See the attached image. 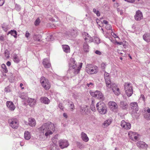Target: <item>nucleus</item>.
Here are the masks:
<instances>
[{
    "instance_id": "obj_1",
    "label": "nucleus",
    "mask_w": 150,
    "mask_h": 150,
    "mask_svg": "<svg viewBox=\"0 0 150 150\" xmlns=\"http://www.w3.org/2000/svg\"><path fill=\"white\" fill-rule=\"evenodd\" d=\"M40 135L47 137L52 134L55 130V127L53 124L50 122H48L43 124L38 129Z\"/></svg>"
},
{
    "instance_id": "obj_2",
    "label": "nucleus",
    "mask_w": 150,
    "mask_h": 150,
    "mask_svg": "<svg viewBox=\"0 0 150 150\" xmlns=\"http://www.w3.org/2000/svg\"><path fill=\"white\" fill-rule=\"evenodd\" d=\"M82 63H80L78 66L77 67L76 62L74 59L73 58H71L70 60L69 63V70L68 72L70 73H73L72 75V76L74 75L77 74L79 72L82 67Z\"/></svg>"
},
{
    "instance_id": "obj_3",
    "label": "nucleus",
    "mask_w": 150,
    "mask_h": 150,
    "mask_svg": "<svg viewBox=\"0 0 150 150\" xmlns=\"http://www.w3.org/2000/svg\"><path fill=\"white\" fill-rule=\"evenodd\" d=\"M86 71L89 74H96L98 71V67L96 66L91 64H89L86 66Z\"/></svg>"
},
{
    "instance_id": "obj_4",
    "label": "nucleus",
    "mask_w": 150,
    "mask_h": 150,
    "mask_svg": "<svg viewBox=\"0 0 150 150\" xmlns=\"http://www.w3.org/2000/svg\"><path fill=\"white\" fill-rule=\"evenodd\" d=\"M97 109L98 112L101 114H105L107 111L105 105L102 102H99L96 105Z\"/></svg>"
},
{
    "instance_id": "obj_5",
    "label": "nucleus",
    "mask_w": 150,
    "mask_h": 150,
    "mask_svg": "<svg viewBox=\"0 0 150 150\" xmlns=\"http://www.w3.org/2000/svg\"><path fill=\"white\" fill-rule=\"evenodd\" d=\"M40 82L42 87L46 90L50 87V84L48 80L44 76H42L40 79Z\"/></svg>"
},
{
    "instance_id": "obj_6",
    "label": "nucleus",
    "mask_w": 150,
    "mask_h": 150,
    "mask_svg": "<svg viewBox=\"0 0 150 150\" xmlns=\"http://www.w3.org/2000/svg\"><path fill=\"white\" fill-rule=\"evenodd\" d=\"M124 89L126 94L128 97L132 95L133 93L132 87L131 83H125L124 85Z\"/></svg>"
},
{
    "instance_id": "obj_7",
    "label": "nucleus",
    "mask_w": 150,
    "mask_h": 150,
    "mask_svg": "<svg viewBox=\"0 0 150 150\" xmlns=\"http://www.w3.org/2000/svg\"><path fill=\"white\" fill-rule=\"evenodd\" d=\"M10 126L13 129H17L19 125L18 120L16 118H12L8 120Z\"/></svg>"
},
{
    "instance_id": "obj_8",
    "label": "nucleus",
    "mask_w": 150,
    "mask_h": 150,
    "mask_svg": "<svg viewBox=\"0 0 150 150\" xmlns=\"http://www.w3.org/2000/svg\"><path fill=\"white\" fill-rule=\"evenodd\" d=\"M104 78L107 87L110 88L111 87V82L110 80L109 74L107 72H105L104 74Z\"/></svg>"
},
{
    "instance_id": "obj_9",
    "label": "nucleus",
    "mask_w": 150,
    "mask_h": 150,
    "mask_svg": "<svg viewBox=\"0 0 150 150\" xmlns=\"http://www.w3.org/2000/svg\"><path fill=\"white\" fill-rule=\"evenodd\" d=\"M58 142L59 146L62 149L67 147L69 145L68 141L66 139H61Z\"/></svg>"
},
{
    "instance_id": "obj_10",
    "label": "nucleus",
    "mask_w": 150,
    "mask_h": 150,
    "mask_svg": "<svg viewBox=\"0 0 150 150\" xmlns=\"http://www.w3.org/2000/svg\"><path fill=\"white\" fill-rule=\"evenodd\" d=\"M129 138L134 141L137 140L139 137V134L136 132L130 131L128 133Z\"/></svg>"
},
{
    "instance_id": "obj_11",
    "label": "nucleus",
    "mask_w": 150,
    "mask_h": 150,
    "mask_svg": "<svg viewBox=\"0 0 150 150\" xmlns=\"http://www.w3.org/2000/svg\"><path fill=\"white\" fill-rule=\"evenodd\" d=\"M131 109L134 113H137L139 110L138 104L136 102H132L130 104Z\"/></svg>"
},
{
    "instance_id": "obj_12",
    "label": "nucleus",
    "mask_w": 150,
    "mask_h": 150,
    "mask_svg": "<svg viewBox=\"0 0 150 150\" xmlns=\"http://www.w3.org/2000/svg\"><path fill=\"white\" fill-rule=\"evenodd\" d=\"M108 88L110 89L109 88ZM112 89L115 94L117 96L119 95L120 93V91L119 88L117 86L116 84L114 83L111 84V87L110 88Z\"/></svg>"
},
{
    "instance_id": "obj_13",
    "label": "nucleus",
    "mask_w": 150,
    "mask_h": 150,
    "mask_svg": "<svg viewBox=\"0 0 150 150\" xmlns=\"http://www.w3.org/2000/svg\"><path fill=\"white\" fill-rule=\"evenodd\" d=\"M120 125L122 128L126 130L129 129L131 127L130 123L126 122L124 120H122L121 121Z\"/></svg>"
},
{
    "instance_id": "obj_14",
    "label": "nucleus",
    "mask_w": 150,
    "mask_h": 150,
    "mask_svg": "<svg viewBox=\"0 0 150 150\" xmlns=\"http://www.w3.org/2000/svg\"><path fill=\"white\" fill-rule=\"evenodd\" d=\"M89 111L90 109L86 105L81 106V107L80 110V112L83 114H88L89 113Z\"/></svg>"
},
{
    "instance_id": "obj_15",
    "label": "nucleus",
    "mask_w": 150,
    "mask_h": 150,
    "mask_svg": "<svg viewBox=\"0 0 150 150\" xmlns=\"http://www.w3.org/2000/svg\"><path fill=\"white\" fill-rule=\"evenodd\" d=\"M110 108L114 112H116L118 108L117 104L115 102L111 101L108 103Z\"/></svg>"
},
{
    "instance_id": "obj_16",
    "label": "nucleus",
    "mask_w": 150,
    "mask_h": 150,
    "mask_svg": "<svg viewBox=\"0 0 150 150\" xmlns=\"http://www.w3.org/2000/svg\"><path fill=\"white\" fill-rule=\"evenodd\" d=\"M82 34L85 41L87 42L88 40V42H90L93 41L92 37L87 33L84 32Z\"/></svg>"
},
{
    "instance_id": "obj_17",
    "label": "nucleus",
    "mask_w": 150,
    "mask_h": 150,
    "mask_svg": "<svg viewBox=\"0 0 150 150\" xmlns=\"http://www.w3.org/2000/svg\"><path fill=\"white\" fill-rule=\"evenodd\" d=\"M134 18L137 21H139L143 18V15L142 12L138 10L136 12Z\"/></svg>"
},
{
    "instance_id": "obj_18",
    "label": "nucleus",
    "mask_w": 150,
    "mask_h": 150,
    "mask_svg": "<svg viewBox=\"0 0 150 150\" xmlns=\"http://www.w3.org/2000/svg\"><path fill=\"white\" fill-rule=\"evenodd\" d=\"M137 146L139 148L141 149H146L148 147V145L144 142L139 141L137 143Z\"/></svg>"
},
{
    "instance_id": "obj_19",
    "label": "nucleus",
    "mask_w": 150,
    "mask_h": 150,
    "mask_svg": "<svg viewBox=\"0 0 150 150\" xmlns=\"http://www.w3.org/2000/svg\"><path fill=\"white\" fill-rule=\"evenodd\" d=\"M42 64L44 67L46 68H49L51 66L49 59H44L43 60Z\"/></svg>"
},
{
    "instance_id": "obj_20",
    "label": "nucleus",
    "mask_w": 150,
    "mask_h": 150,
    "mask_svg": "<svg viewBox=\"0 0 150 150\" xmlns=\"http://www.w3.org/2000/svg\"><path fill=\"white\" fill-rule=\"evenodd\" d=\"M6 106L8 109L11 111L14 110L15 108V107L13 103L10 101H7L6 102Z\"/></svg>"
},
{
    "instance_id": "obj_21",
    "label": "nucleus",
    "mask_w": 150,
    "mask_h": 150,
    "mask_svg": "<svg viewBox=\"0 0 150 150\" xmlns=\"http://www.w3.org/2000/svg\"><path fill=\"white\" fill-rule=\"evenodd\" d=\"M29 125L31 127H34L36 124L35 119L33 118H30L28 119Z\"/></svg>"
},
{
    "instance_id": "obj_22",
    "label": "nucleus",
    "mask_w": 150,
    "mask_h": 150,
    "mask_svg": "<svg viewBox=\"0 0 150 150\" xmlns=\"http://www.w3.org/2000/svg\"><path fill=\"white\" fill-rule=\"evenodd\" d=\"M40 101L41 103L46 104H48L50 102L49 99L45 97L41 98Z\"/></svg>"
},
{
    "instance_id": "obj_23",
    "label": "nucleus",
    "mask_w": 150,
    "mask_h": 150,
    "mask_svg": "<svg viewBox=\"0 0 150 150\" xmlns=\"http://www.w3.org/2000/svg\"><path fill=\"white\" fill-rule=\"evenodd\" d=\"M81 137L82 140L85 142H88L89 138L87 134L84 132H82L81 134Z\"/></svg>"
},
{
    "instance_id": "obj_24",
    "label": "nucleus",
    "mask_w": 150,
    "mask_h": 150,
    "mask_svg": "<svg viewBox=\"0 0 150 150\" xmlns=\"http://www.w3.org/2000/svg\"><path fill=\"white\" fill-rule=\"evenodd\" d=\"M28 102L30 106H32L35 104L36 101L34 99L28 98Z\"/></svg>"
},
{
    "instance_id": "obj_25",
    "label": "nucleus",
    "mask_w": 150,
    "mask_h": 150,
    "mask_svg": "<svg viewBox=\"0 0 150 150\" xmlns=\"http://www.w3.org/2000/svg\"><path fill=\"white\" fill-rule=\"evenodd\" d=\"M144 40L147 42H149L150 41V34L149 33H146L143 36Z\"/></svg>"
},
{
    "instance_id": "obj_26",
    "label": "nucleus",
    "mask_w": 150,
    "mask_h": 150,
    "mask_svg": "<svg viewBox=\"0 0 150 150\" xmlns=\"http://www.w3.org/2000/svg\"><path fill=\"white\" fill-rule=\"evenodd\" d=\"M144 115V118L147 120H150V108H148Z\"/></svg>"
},
{
    "instance_id": "obj_27",
    "label": "nucleus",
    "mask_w": 150,
    "mask_h": 150,
    "mask_svg": "<svg viewBox=\"0 0 150 150\" xmlns=\"http://www.w3.org/2000/svg\"><path fill=\"white\" fill-rule=\"evenodd\" d=\"M62 48L64 52L66 53L70 52V49L69 47L67 45H62Z\"/></svg>"
},
{
    "instance_id": "obj_28",
    "label": "nucleus",
    "mask_w": 150,
    "mask_h": 150,
    "mask_svg": "<svg viewBox=\"0 0 150 150\" xmlns=\"http://www.w3.org/2000/svg\"><path fill=\"white\" fill-rule=\"evenodd\" d=\"M120 107L123 109H127L128 107L127 103L124 101H121L120 103Z\"/></svg>"
},
{
    "instance_id": "obj_29",
    "label": "nucleus",
    "mask_w": 150,
    "mask_h": 150,
    "mask_svg": "<svg viewBox=\"0 0 150 150\" xmlns=\"http://www.w3.org/2000/svg\"><path fill=\"white\" fill-rule=\"evenodd\" d=\"M24 136L25 139L26 140H29L30 138V132L28 131H25L24 132Z\"/></svg>"
},
{
    "instance_id": "obj_30",
    "label": "nucleus",
    "mask_w": 150,
    "mask_h": 150,
    "mask_svg": "<svg viewBox=\"0 0 150 150\" xmlns=\"http://www.w3.org/2000/svg\"><path fill=\"white\" fill-rule=\"evenodd\" d=\"M50 149L51 150H59L57 145L55 144H51Z\"/></svg>"
},
{
    "instance_id": "obj_31",
    "label": "nucleus",
    "mask_w": 150,
    "mask_h": 150,
    "mask_svg": "<svg viewBox=\"0 0 150 150\" xmlns=\"http://www.w3.org/2000/svg\"><path fill=\"white\" fill-rule=\"evenodd\" d=\"M9 34H11V35L13 36L15 38H16L17 32L14 30H11L9 32L7 33V35Z\"/></svg>"
},
{
    "instance_id": "obj_32",
    "label": "nucleus",
    "mask_w": 150,
    "mask_h": 150,
    "mask_svg": "<svg viewBox=\"0 0 150 150\" xmlns=\"http://www.w3.org/2000/svg\"><path fill=\"white\" fill-rule=\"evenodd\" d=\"M97 96L96 98H97L103 100V96L102 93L100 91H98V93H97Z\"/></svg>"
},
{
    "instance_id": "obj_33",
    "label": "nucleus",
    "mask_w": 150,
    "mask_h": 150,
    "mask_svg": "<svg viewBox=\"0 0 150 150\" xmlns=\"http://www.w3.org/2000/svg\"><path fill=\"white\" fill-rule=\"evenodd\" d=\"M68 106L70 107V110L72 111L74 109V104L71 101H69V100H68Z\"/></svg>"
},
{
    "instance_id": "obj_34",
    "label": "nucleus",
    "mask_w": 150,
    "mask_h": 150,
    "mask_svg": "<svg viewBox=\"0 0 150 150\" xmlns=\"http://www.w3.org/2000/svg\"><path fill=\"white\" fill-rule=\"evenodd\" d=\"M13 60L16 63H18L20 62L19 58L17 55H14L13 56Z\"/></svg>"
},
{
    "instance_id": "obj_35",
    "label": "nucleus",
    "mask_w": 150,
    "mask_h": 150,
    "mask_svg": "<svg viewBox=\"0 0 150 150\" xmlns=\"http://www.w3.org/2000/svg\"><path fill=\"white\" fill-rule=\"evenodd\" d=\"M112 121V120L111 119H108L104 122L103 125L105 127H107L111 124Z\"/></svg>"
},
{
    "instance_id": "obj_36",
    "label": "nucleus",
    "mask_w": 150,
    "mask_h": 150,
    "mask_svg": "<svg viewBox=\"0 0 150 150\" xmlns=\"http://www.w3.org/2000/svg\"><path fill=\"white\" fill-rule=\"evenodd\" d=\"M2 28L5 32H6L9 28L8 25L4 23L2 25Z\"/></svg>"
},
{
    "instance_id": "obj_37",
    "label": "nucleus",
    "mask_w": 150,
    "mask_h": 150,
    "mask_svg": "<svg viewBox=\"0 0 150 150\" xmlns=\"http://www.w3.org/2000/svg\"><path fill=\"white\" fill-rule=\"evenodd\" d=\"M83 49L86 52H88L89 47L87 43L85 42L84 43L83 46Z\"/></svg>"
},
{
    "instance_id": "obj_38",
    "label": "nucleus",
    "mask_w": 150,
    "mask_h": 150,
    "mask_svg": "<svg viewBox=\"0 0 150 150\" xmlns=\"http://www.w3.org/2000/svg\"><path fill=\"white\" fill-rule=\"evenodd\" d=\"M19 97L22 99H26L27 94L24 93H21L19 94Z\"/></svg>"
},
{
    "instance_id": "obj_39",
    "label": "nucleus",
    "mask_w": 150,
    "mask_h": 150,
    "mask_svg": "<svg viewBox=\"0 0 150 150\" xmlns=\"http://www.w3.org/2000/svg\"><path fill=\"white\" fill-rule=\"evenodd\" d=\"M1 67L2 69V71L6 73L8 72V70L6 67V65L4 64H2L1 65Z\"/></svg>"
},
{
    "instance_id": "obj_40",
    "label": "nucleus",
    "mask_w": 150,
    "mask_h": 150,
    "mask_svg": "<svg viewBox=\"0 0 150 150\" xmlns=\"http://www.w3.org/2000/svg\"><path fill=\"white\" fill-rule=\"evenodd\" d=\"M117 52L122 56L125 57L126 55L125 52L123 50L120 51L119 50H117Z\"/></svg>"
},
{
    "instance_id": "obj_41",
    "label": "nucleus",
    "mask_w": 150,
    "mask_h": 150,
    "mask_svg": "<svg viewBox=\"0 0 150 150\" xmlns=\"http://www.w3.org/2000/svg\"><path fill=\"white\" fill-rule=\"evenodd\" d=\"M57 135L54 136L52 139V144H55L57 143Z\"/></svg>"
},
{
    "instance_id": "obj_42",
    "label": "nucleus",
    "mask_w": 150,
    "mask_h": 150,
    "mask_svg": "<svg viewBox=\"0 0 150 150\" xmlns=\"http://www.w3.org/2000/svg\"><path fill=\"white\" fill-rule=\"evenodd\" d=\"M98 91H96L95 92H93L90 91V95L93 97H96L97 96V93H98Z\"/></svg>"
},
{
    "instance_id": "obj_43",
    "label": "nucleus",
    "mask_w": 150,
    "mask_h": 150,
    "mask_svg": "<svg viewBox=\"0 0 150 150\" xmlns=\"http://www.w3.org/2000/svg\"><path fill=\"white\" fill-rule=\"evenodd\" d=\"M93 42L97 44H99L100 42V40L98 37H95L94 38Z\"/></svg>"
},
{
    "instance_id": "obj_44",
    "label": "nucleus",
    "mask_w": 150,
    "mask_h": 150,
    "mask_svg": "<svg viewBox=\"0 0 150 150\" xmlns=\"http://www.w3.org/2000/svg\"><path fill=\"white\" fill-rule=\"evenodd\" d=\"M40 22V18H37L36 20L35 21L34 23L35 25V26H37L38 25Z\"/></svg>"
},
{
    "instance_id": "obj_45",
    "label": "nucleus",
    "mask_w": 150,
    "mask_h": 150,
    "mask_svg": "<svg viewBox=\"0 0 150 150\" xmlns=\"http://www.w3.org/2000/svg\"><path fill=\"white\" fill-rule=\"evenodd\" d=\"M90 108L91 110L93 112H95L96 111V110L95 107V105L93 104V103H92L90 106Z\"/></svg>"
},
{
    "instance_id": "obj_46",
    "label": "nucleus",
    "mask_w": 150,
    "mask_h": 150,
    "mask_svg": "<svg viewBox=\"0 0 150 150\" xmlns=\"http://www.w3.org/2000/svg\"><path fill=\"white\" fill-rule=\"evenodd\" d=\"M93 11L94 13L96 14L97 16H100V13L95 8H93Z\"/></svg>"
},
{
    "instance_id": "obj_47",
    "label": "nucleus",
    "mask_w": 150,
    "mask_h": 150,
    "mask_svg": "<svg viewBox=\"0 0 150 150\" xmlns=\"http://www.w3.org/2000/svg\"><path fill=\"white\" fill-rule=\"evenodd\" d=\"M33 39L35 41H40V39L39 37L36 35H35L33 36Z\"/></svg>"
},
{
    "instance_id": "obj_48",
    "label": "nucleus",
    "mask_w": 150,
    "mask_h": 150,
    "mask_svg": "<svg viewBox=\"0 0 150 150\" xmlns=\"http://www.w3.org/2000/svg\"><path fill=\"white\" fill-rule=\"evenodd\" d=\"M87 86L88 87L91 88L94 86V83L92 82H90L89 83H87Z\"/></svg>"
},
{
    "instance_id": "obj_49",
    "label": "nucleus",
    "mask_w": 150,
    "mask_h": 150,
    "mask_svg": "<svg viewBox=\"0 0 150 150\" xmlns=\"http://www.w3.org/2000/svg\"><path fill=\"white\" fill-rule=\"evenodd\" d=\"M5 56L6 58H8L9 57V52L7 50L4 51Z\"/></svg>"
},
{
    "instance_id": "obj_50",
    "label": "nucleus",
    "mask_w": 150,
    "mask_h": 150,
    "mask_svg": "<svg viewBox=\"0 0 150 150\" xmlns=\"http://www.w3.org/2000/svg\"><path fill=\"white\" fill-rule=\"evenodd\" d=\"M47 39L50 41H53L54 39V38L52 35H50L47 37Z\"/></svg>"
},
{
    "instance_id": "obj_51",
    "label": "nucleus",
    "mask_w": 150,
    "mask_h": 150,
    "mask_svg": "<svg viewBox=\"0 0 150 150\" xmlns=\"http://www.w3.org/2000/svg\"><path fill=\"white\" fill-rule=\"evenodd\" d=\"M107 64L103 62L101 64V67L102 69H105Z\"/></svg>"
},
{
    "instance_id": "obj_52",
    "label": "nucleus",
    "mask_w": 150,
    "mask_h": 150,
    "mask_svg": "<svg viewBox=\"0 0 150 150\" xmlns=\"http://www.w3.org/2000/svg\"><path fill=\"white\" fill-rule=\"evenodd\" d=\"M15 8L18 11L20 10L21 6L19 5L16 4L15 5Z\"/></svg>"
},
{
    "instance_id": "obj_53",
    "label": "nucleus",
    "mask_w": 150,
    "mask_h": 150,
    "mask_svg": "<svg viewBox=\"0 0 150 150\" xmlns=\"http://www.w3.org/2000/svg\"><path fill=\"white\" fill-rule=\"evenodd\" d=\"M105 28L108 30H110L111 29L112 26L110 24H107L105 26Z\"/></svg>"
},
{
    "instance_id": "obj_54",
    "label": "nucleus",
    "mask_w": 150,
    "mask_h": 150,
    "mask_svg": "<svg viewBox=\"0 0 150 150\" xmlns=\"http://www.w3.org/2000/svg\"><path fill=\"white\" fill-rule=\"evenodd\" d=\"M5 36L4 35H2L0 36V40L2 41H4L6 40Z\"/></svg>"
},
{
    "instance_id": "obj_55",
    "label": "nucleus",
    "mask_w": 150,
    "mask_h": 150,
    "mask_svg": "<svg viewBox=\"0 0 150 150\" xmlns=\"http://www.w3.org/2000/svg\"><path fill=\"white\" fill-rule=\"evenodd\" d=\"M117 11L118 12H120V15H122L124 13V11L123 10L120 9L119 8H117Z\"/></svg>"
},
{
    "instance_id": "obj_56",
    "label": "nucleus",
    "mask_w": 150,
    "mask_h": 150,
    "mask_svg": "<svg viewBox=\"0 0 150 150\" xmlns=\"http://www.w3.org/2000/svg\"><path fill=\"white\" fill-rule=\"evenodd\" d=\"M5 91L6 92H9L10 91V90L9 87L8 86L5 88Z\"/></svg>"
},
{
    "instance_id": "obj_57",
    "label": "nucleus",
    "mask_w": 150,
    "mask_h": 150,
    "mask_svg": "<svg viewBox=\"0 0 150 150\" xmlns=\"http://www.w3.org/2000/svg\"><path fill=\"white\" fill-rule=\"evenodd\" d=\"M59 107L61 110H63L64 109V107L62 105V103H60L59 104Z\"/></svg>"
},
{
    "instance_id": "obj_58",
    "label": "nucleus",
    "mask_w": 150,
    "mask_h": 150,
    "mask_svg": "<svg viewBox=\"0 0 150 150\" xmlns=\"http://www.w3.org/2000/svg\"><path fill=\"white\" fill-rule=\"evenodd\" d=\"M112 32L111 33V34L115 38H117L118 37L117 36V35L115 34L114 32H113L112 30H111Z\"/></svg>"
},
{
    "instance_id": "obj_59",
    "label": "nucleus",
    "mask_w": 150,
    "mask_h": 150,
    "mask_svg": "<svg viewBox=\"0 0 150 150\" xmlns=\"http://www.w3.org/2000/svg\"><path fill=\"white\" fill-rule=\"evenodd\" d=\"M71 35V34H70V35L69 34V33L68 32H66V33L64 34V36L67 38H68V37L70 36Z\"/></svg>"
},
{
    "instance_id": "obj_60",
    "label": "nucleus",
    "mask_w": 150,
    "mask_h": 150,
    "mask_svg": "<svg viewBox=\"0 0 150 150\" xmlns=\"http://www.w3.org/2000/svg\"><path fill=\"white\" fill-rule=\"evenodd\" d=\"M4 3V0H0V6H2Z\"/></svg>"
},
{
    "instance_id": "obj_61",
    "label": "nucleus",
    "mask_w": 150,
    "mask_h": 150,
    "mask_svg": "<svg viewBox=\"0 0 150 150\" xmlns=\"http://www.w3.org/2000/svg\"><path fill=\"white\" fill-rule=\"evenodd\" d=\"M30 35V34L29 32L28 31H27L25 34V37H26L27 38H28L29 36Z\"/></svg>"
},
{
    "instance_id": "obj_62",
    "label": "nucleus",
    "mask_w": 150,
    "mask_h": 150,
    "mask_svg": "<svg viewBox=\"0 0 150 150\" xmlns=\"http://www.w3.org/2000/svg\"><path fill=\"white\" fill-rule=\"evenodd\" d=\"M95 53L96 54H98L99 55H100L101 54V53L100 52V51H99L98 50H97L96 51Z\"/></svg>"
},
{
    "instance_id": "obj_63",
    "label": "nucleus",
    "mask_w": 150,
    "mask_h": 150,
    "mask_svg": "<svg viewBox=\"0 0 150 150\" xmlns=\"http://www.w3.org/2000/svg\"><path fill=\"white\" fill-rule=\"evenodd\" d=\"M6 64L7 66L9 67L11 65V62L9 61H8L6 62Z\"/></svg>"
},
{
    "instance_id": "obj_64",
    "label": "nucleus",
    "mask_w": 150,
    "mask_h": 150,
    "mask_svg": "<svg viewBox=\"0 0 150 150\" xmlns=\"http://www.w3.org/2000/svg\"><path fill=\"white\" fill-rule=\"evenodd\" d=\"M103 23H104V24H106V25H107V24H108V22L107 21H106V20H103Z\"/></svg>"
}]
</instances>
